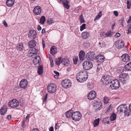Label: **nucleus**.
Listing matches in <instances>:
<instances>
[{
  "label": "nucleus",
  "instance_id": "39",
  "mask_svg": "<svg viewBox=\"0 0 131 131\" xmlns=\"http://www.w3.org/2000/svg\"><path fill=\"white\" fill-rule=\"evenodd\" d=\"M111 121L115 120L116 118V115L115 114L113 113L112 114L110 117Z\"/></svg>",
  "mask_w": 131,
  "mask_h": 131
},
{
  "label": "nucleus",
  "instance_id": "26",
  "mask_svg": "<svg viewBox=\"0 0 131 131\" xmlns=\"http://www.w3.org/2000/svg\"><path fill=\"white\" fill-rule=\"evenodd\" d=\"M89 33L86 31L84 32L81 34L82 38L84 39L88 38L89 37Z\"/></svg>",
  "mask_w": 131,
  "mask_h": 131
},
{
  "label": "nucleus",
  "instance_id": "53",
  "mask_svg": "<svg viewBox=\"0 0 131 131\" xmlns=\"http://www.w3.org/2000/svg\"><path fill=\"white\" fill-rule=\"evenodd\" d=\"M3 24L4 26H5L6 27H8V25L7 24V23L5 21V20H4L3 21Z\"/></svg>",
  "mask_w": 131,
  "mask_h": 131
},
{
  "label": "nucleus",
  "instance_id": "52",
  "mask_svg": "<svg viewBox=\"0 0 131 131\" xmlns=\"http://www.w3.org/2000/svg\"><path fill=\"white\" fill-rule=\"evenodd\" d=\"M50 61L51 65V67H52L53 66L54 63L53 61L52 58H50Z\"/></svg>",
  "mask_w": 131,
  "mask_h": 131
},
{
  "label": "nucleus",
  "instance_id": "13",
  "mask_svg": "<svg viewBox=\"0 0 131 131\" xmlns=\"http://www.w3.org/2000/svg\"><path fill=\"white\" fill-rule=\"evenodd\" d=\"M96 96V93L95 92L92 91L89 93L88 97L89 100H93L95 98Z\"/></svg>",
  "mask_w": 131,
  "mask_h": 131
},
{
  "label": "nucleus",
  "instance_id": "2",
  "mask_svg": "<svg viewBox=\"0 0 131 131\" xmlns=\"http://www.w3.org/2000/svg\"><path fill=\"white\" fill-rule=\"evenodd\" d=\"M118 112H124L125 115L127 116L130 114L131 112L128 110L127 107L124 104L121 105L117 108Z\"/></svg>",
  "mask_w": 131,
  "mask_h": 131
},
{
  "label": "nucleus",
  "instance_id": "56",
  "mask_svg": "<svg viewBox=\"0 0 131 131\" xmlns=\"http://www.w3.org/2000/svg\"><path fill=\"white\" fill-rule=\"evenodd\" d=\"M47 96H48L47 94V93H46V95H45V97L43 99V102H45L46 101V100L47 99Z\"/></svg>",
  "mask_w": 131,
  "mask_h": 131
},
{
  "label": "nucleus",
  "instance_id": "63",
  "mask_svg": "<svg viewBox=\"0 0 131 131\" xmlns=\"http://www.w3.org/2000/svg\"><path fill=\"white\" fill-rule=\"evenodd\" d=\"M128 23H131V16L129 17V19L128 21Z\"/></svg>",
  "mask_w": 131,
  "mask_h": 131
},
{
  "label": "nucleus",
  "instance_id": "10",
  "mask_svg": "<svg viewBox=\"0 0 131 131\" xmlns=\"http://www.w3.org/2000/svg\"><path fill=\"white\" fill-rule=\"evenodd\" d=\"M61 85L64 88H68L71 87V83L70 80L68 79H66L61 82Z\"/></svg>",
  "mask_w": 131,
  "mask_h": 131
},
{
  "label": "nucleus",
  "instance_id": "12",
  "mask_svg": "<svg viewBox=\"0 0 131 131\" xmlns=\"http://www.w3.org/2000/svg\"><path fill=\"white\" fill-rule=\"evenodd\" d=\"M28 82L26 79H24L21 80L20 82L19 86L22 88H25L28 85Z\"/></svg>",
  "mask_w": 131,
  "mask_h": 131
},
{
  "label": "nucleus",
  "instance_id": "5",
  "mask_svg": "<svg viewBox=\"0 0 131 131\" xmlns=\"http://www.w3.org/2000/svg\"><path fill=\"white\" fill-rule=\"evenodd\" d=\"M56 85L53 83H51L47 86V89L48 92L50 93H53L56 90Z\"/></svg>",
  "mask_w": 131,
  "mask_h": 131
},
{
  "label": "nucleus",
  "instance_id": "22",
  "mask_svg": "<svg viewBox=\"0 0 131 131\" xmlns=\"http://www.w3.org/2000/svg\"><path fill=\"white\" fill-rule=\"evenodd\" d=\"M14 2L15 0H7L6 5L8 7H12L14 4Z\"/></svg>",
  "mask_w": 131,
  "mask_h": 131
},
{
  "label": "nucleus",
  "instance_id": "37",
  "mask_svg": "<svg viewBox=\"0 0 131 131\" xmlns=\"http://www.w3.org/2000/svg\"><path fill=\"white\" fill-rule=\"evenodd\" d=\"M98 46L101 48L105 47L106 46V44L104 41H101L98 44Z\"/></svg>",
  "mask_w": 131,
  "mask_h": 131
},
{
  "label": "nucleus",
  "instance_id": "49",
  "mask_svg": "<svg viewBox=\"0 0 131 131\" xmlns=\"http://www.w3.org/2000/svg\"><path fill=\"white\" fill-rule=\"evenodd\" d=\"M127 33H131V24L129 25L128 28Z\"/></svg>",
  "mask_w": 131,
  "mask_h": 131
},
{
  "label": "nucleus",
  "instance_id": "19",
  "mask_svg": "<svg viewBox=\"0 0 131 131\" xmlns=\"http://www.w3.org/2000/svg\"><path fill=\"white\" fill-rule=\"evenodd\" d=\"M36 42L35 40H32L28 42L29 47L30 48H34L36 46Z\"/></svg>",
  "mask_w": 131,
  "mask_h": 131
},
{
  "label": "nucleus",
  "instance_id": "29",
  "mask_svg": "<svg viewBox=\"0 0 131 131\" xmlns=\"http://www.w3.org/2000/svg\"><path fill=\"white\" fill-rule=\"evenodd\" d=\"M16 49L18 51H21L23 50V46L22 43L19 44L17 45L16 47Z\"/></svg>",
  "mask_w": 131,
  "mask_h": 131
},
{
  "label": "nucleus",
  "instance_id": "61",
  "mask_svg": "<svg viewBox=\"0 0 131 131\" xmlns=\"http://www.w3.org/2000/svg\"><path fill=\"white\" fill-rule=\"evenodd\" d=\"M49 131H54L53 128V126L50 127L49 129Z\"/></svg>",
  "mask_w": 131,
  "mask_h": 131
},
{
  "label": "nucleus",
  "instance_id": "16",
  "mask_svg": "<svg viewBox=\"0 0 131 131\" xmlns=\"http://www.w3.org/2000/svg\"><path fill=\"white\" fill-rule=\"evenodd\" d=\"M124 44L122 40H119L116 42L115 46L118 49L122 48L124 46Z\"/></svg>",
  "mask_w": 131,
  "mask_h": 131
},
{
  "label": "nucleus",
  "instance_id": "33",
  "mask_svg": "<svg viewBox=\"0 0 131 131\" xmlns=\"http://www.w3.org/2000/svg\"><path fill=\"white\" fill-rule=\"evenodd\" d=\"M45 20L46 18L45 17L43 16H42L40 19V23L41 24L43 25L44 24Z\"/></svg>",
  "mask_w": 131,
  "mask_h": 131
},
{
  "label": "nucleus",
  "instance_id": "60",
  "mask_svg": "<svg viewBox=\"0 0 131 131\" xmlns=\"http://www.w3.org/2000/svg\"><path fill=\"white\" fill-rule=\"evenodd\" d=\"M101 69L100 68V67H97V69L96 71L97 72H99V71L101 70Z\"/></svg>",
  "mask_w": 131,
  "mask_h": 131
},
{
  "label": "nucleus",
  "instance_id": "15",
  "mask_svg": "<svg viewBox=\"0 0 131 131\" xmlns=\"http://www.w3.org/2000/svg\"><path fill=\"white\" fill-rule=\"evenodd\" d=\"M37 34L34 30H31L28 34V37L29 38L35 39L36 37Z\"/></svg>",
  "mask_w": 131,
  "mask_h": 131
},
{
  "label": "nucleus",
  "instance_id": "25",
  "mask_svg": "<svg viewBox=\"0 0 131 131\" xmlns=\"http://www.w3.org/2000/svg\"><path fill=\"white\" fill-rule=\"evenodd\" d=\"M7 108L5 106L2 107L0 110V113L2 115H3L7 112Z\"/></svg>",
  "mask_w": 131,
  "mask_h": 131
},
{
  "label": "nucleus",
  "instance_id": "41",
  "mask_svg": "<svg viewBox=\"0 0 131 131\" xmlns=\"http://www.w3.org/2000/svg\"><path fill=\"white\" fill-rule=\"evenodd\" d=\"M113 33L110 30H109L106 32V35L108 37H110L113 35Z\"/></svg>",
  "mask_w": 131,
  "mask_h": 131
},
{
  "label": "nucleus",
  "instance_id": "42",
  "mask_svg": "<svg viewBox=\"0 0 131 131\" xmlns=\"http://www.w3.org/2000/svg\"><path fill=\"white\" fill-rule=\"evenodd\" d=\"M79 20L80 21V22L81 23H83L84 22L85 20L83 18V16L82 15H81L79 17Z\"/></svg>",
  "mask_w": 131,
  "mask_h": 131
},
{
  "label": "nucleus",
  "instance_id": "28",
  "mask_svg": "<svg viewBox=\"0 0 131 131\" xmlns=\"http://www.w3.org/2000/svg\"><path fill=\"white\" fill-rule=\"evenodd\" d=\"M73 111L71 110L65 113V115L67 118H69L71 117V115L73 113Z\"/></svg>",
  "mask_w": 131,
  "mask_h": 131
},
{
  "label": "nucleus",
  "instance_id": "51",
  "mask_svg": "<svg viewBox=\"0 0 131 131\" xmlns=\"http://www.w3.org/2000/svg\"><path fill=\"white\" fill-rule=\"evenodd\" d=\"M111 105H110L107 108L106 111L105 112L106 113H107L110 112L111 110Z\"/></svg>",
  "mask_w": 131,
  "mask_h": 131
},
{
  "label": "nucleus",
  "instance_id": "59",
  "mask_svg": "<svg viewBox=\"0 0 131 131\" xmlns=\"http://www.w3.org/2000/svg\"><path fill=\"white\" fill-rule=\"evenodd\" d=\"M37 29L38 31L40 30L41 29V27L39 26L38 25L37 27Z\"/></svg>",
  "mask_w": 131,
  "mask_h": 131
},
{
  "label": "nucleus",
  "instance_id": "11",
  "mask_svg": "<svg viewBox=\"0 0 131 131\" xmlns=\"http://www.w3.org/2000/svg\"><path fill=\"white\" fill-rule=\"evenodd\" d=\"M86 57L88 60L94 59H95V54L93 51L89 52L86 54Z\"/></svg>",
  "mask_w": 131,
  "mask_h": 131
},
{
  "label": "nucleus",
  "instance_id": "6",
  "mask_svg": "<svg viewBox=\"0 0 131 131\" xmlns=\"http://www.w3.org/2000/svg\"><path fill=\"white\" fill-rule=\"evenodd\" d=\"M19 104L18 101L16 99H14L9 102L8 105L11 108H15L17 107Z\"/></svg>",
  "mask_w": 131,
  "mask_h": 131
},
{
  "label": "nucleus",
  "instance_id": "21",
  "mask_svg": "<svg viewBox=\"0 0 131 131\" xmlns=\"http://www.w3.org/2000/svg\"><path fill=\"white\" fill-rule=\"evenodd\" d=\"M122 57L123 61L125 62H127L130 59L129 56L127 54H125V55H123Z\"/></svg>",
  "mask_w": 131,
  "mask_h": 131
},
{
  "label": "nucleus",
  "instance_id": "47",
  "mask_svg": "<svg viewBox=\"0 0 131 131\" xmlns=\"http://www.w3.org/2000/svg\"><path fill=\"white\" fill-rule=\"evenodd\" d=\"M127 8L129 9L130 8L131 6V2H129L128 1H127Z\"/></svg>",
  "mask_w": 131,
  "mask_h": 131
},
{
  "label": "nucleus",
  "instance_id": "9",
  "mask_svg": "<svg viewBox=\"0 0 131 131\" xmlns=\"http://www.w3.org/2000/svg\"><path fill=\"white\" fill-rule=\"evenodd\" d=\"M101 80L103 84L105 85L109 83H110L112 81L111 77L108 75H106L104 76L102 78Z\"/></svg>",
  "mask_w": 131,
  "mask_h": 131
},
{
  "label": "nucleus",
  "instance_id": "7",
  "mask_svg": "<svg viewBox=\"0 0 131 131\" xmlns=\"http://www.w3.org/2000/svg\"><path fill=\"white\" fill-rule=\"evenodd\" d=\"M128 79V75L125 73L121 74L119 76V81L123 83H126V80Z\"/></svg>",
  "mask_w": 131,
  "mask_h": 131
},
{
  "label": "nucleus",
  "instance_id": "23",
  "mask_svg": "<svg viewBox=\"0 0 131 131\" xmlns=\"http://www.w3.org/2000/svg\"><path fill=\"white\" fill-rule=\"evenodd\" d=\"M40 61V58L39 56H36L34 58L33 63L35 64L39 63Z\"/></svg>",
  "mask_w": 131,
  "mask_h": 131
},
{
  "label": "nucleus",
  "instance_id": "62",
  "mask_svg": "<svg viewBox=\"0 0 131 131\" xmlns=\"http://www.w3.org/2000/svg\"><path fill=\"white\" fill-rule=\"evenodd\" d=\"M31 131H39V130L38 128H34Z\"/></svg>",
  "mask_w": 131,
  "mask_h": 131
},
{
  "label": "nucleus",
  "instance_id": "36",
  "mask_svg": "<svg viewBox=\"0 0 131 131\" xmlns=\"http://www.w3.org/2000/svg\"><path fill=\"white\" fill-rule=\"evenodd\" d=\"M102 15V12H100L98 15L96 16L95 18L94 19V21H95L97 19H98L100 18Z\"/></svg>",
  "mask_w": 131,
  "mask_h": 131
},
{
  "label": "nucleus",
  "instance_id": "14",
  "mask_svg": "<svg viewBox=\"0 0 131 131\" xmlns=\"http://www.w3.org/2000/svg\"><path fill=\"white\" fill-rule=\"evenodd\" d=\"M105 57L101 54L98 55L96 56L95 59L98 62L102 63L104 61Z\"/></svg>",
  "mask_w": 131,
  "mask_h": 131
},
{
  "label": "nucleus",
  "instance_id": "34",
  "mask_svg": "<svg viewBox=\"0 0 131 131\" xmlns=\"http://www.w3.org/2000/svg\"><path fill=\"white\" fill-rule=\"evenodd\" d=\"M99 119L98 118L94 121L93 123V126L94 127L97 126L99 125Z\"/></svg>",
  "mask_w": 131,
  "mask_h": 131
},
{
  "label": "nucleus",
  "instance_id": "18",
  "mask_svg": "<svg viewBox=\"0 0 131 131\" xmlns=\"http://www.w3.org/2000/svg\"><path fill=\"white\" fill-rule=\"evenodd\" d=\"M41 9L39 6H36L33 9L34 13L36 15L39 14L41 13Z\"/></svg>",
  "mask_w": 131,
  "mask_h": 131
},
{
  "label": "nucleus",
  "instance_id": "43",
  "mask_svg": "<svg viewBox=\"0 0 131 131\" xmlns=\"http://www.w3.org/2000/svg\"><path fill=\"white\" fill-rule=\"evenodd\" d=\"M53 23V19L52 18H48L47 21L48 24L51 25Z\"/></svg>",
  "mask_w": 131,
  "mask_h": 131
},
{
  "label": "nucleus",
  "instance_id": "1",
  "mask_svg": "<svg viewBox=\"0 0 131 131\" xmlns=\"http://www.w3.org/2000/svg\"><path fill=\"white\" fill-rule=\"evenodd\" d=\"M88 78V73L86 72H79L77 75L76 79L78 81L83 82L87 80Z\"/></svg>",
  "mask_w": 131,
  "mask_h": 131
},
{
  "label": "nucleus",
  "instance_id": "57",
  "mask_svg": "<svg viewBox=\"0 0 131 131\" xmlns=\"http://www.w3.org/2000/svg\"><path fill=\"white\" fill-rule=\"evenodd\" d=\"M121 36V34L119 33H117L115 35V36L117 37H118Z\"/></svg>",
  "mask_w": 131,
  "mask_h": 131
},
{
  "label": "nucleus",
  "instance_id": "44",
  "mask_svg": "<svg viewBox=\"0 0 131 131\" xmlns=\"http://www.w3.org/2000/svg\"><path fill=\"white\" fill-rule=\"evenodd\" d=\"M86 24H83L81 26L80 30L81 31H82L84 29H85Z\"/></svg>",
  "mask_w": 131,
  "mask_h": 131
},
{
  "label": "nucleus",
  "instance_id": "31",
  "mask_svg": "<svg viewBox=\"0 0 131 131\" xmlns=\"http://www.w3.org/2000/svg\"><path fill=\"white\" fill-rule=\"evenodd\" d=\"M43 68L42 66H39L38 68V73L39 75L42 74L43 71Z\"/></svg>",
  "mask_w": 131,
  "mask_h": 131
},
{
  "label": "nucleus",
  "instance_id": "40",
  "mask_svg": "<svg viewBox=\"0 0 131 131\" xmlns=\"http://www.w3.org/2000/svg\"><path fill=\"white\" fill-rule=\"evenodd\" d=\"M61 58H59L56 61V63L57 65H59L61 63Z\"/></svg>",
  "mask_w": 131,
  "mask_h": 131
},
{
  "label": "nucleus",
  "instance_id": "38",
  "mask_svg": "<svg viewBox=\"0 0 131 131\" xmlns=\"http://www.w3.org/2000/svg\"><path fill=\"white\" fill-rule=\"evenodd\" d=\"M87 86L88 89H91L93 87V83L92 82H89L88 83Z\"/></svg>",
  "mask_w": 131,
  "mask_h": 131
},
{
  "label": "nucleus",
  "instance_id": "58",
  "mask_svg": "<svg viewBox=\"0 0 131 131\" xmlns=\"http://www.w3.org/2000/svg\"><path fill=\"white\" fill-rule=\"evenodd\" d=\"M11 116L10 115H8L6 118L9 120H10L11 118Z\"/></svg>",
  "mask_w": 131,
  "mask_h": 131
},
{
  "label": "nucleus",
  "instance_id": "64",
  "mask_svg": "<svg viewBox=\"0 0 131 131\" xmlns=\"http://www.w3.org/2000/svg\"><path fill=\"white\" fill-rule=\"evenodd\" d=\"M45 30L44 29H42V31H41V33L42 34H44V33H45Z\"/></svg>",
  "mask_w": 131,
  "mask_h": 131
},
{
  "label": "nucleus",
  "instance_id": "24",
  "mask_svg": "<svg viewBox=\"0 0 131 131\" xmlns=\"http://www.w3.org/2000/svg\"><path fill=\"white\" fill-rule=\"evenodd\" d=\"M102 104L101 102H96L94 105V106L97 111H99L101 108Z\"/></svg>",
  "mask_w": 131,
  "mask_h": 131
},
{
  "label": "nucleus",
  "instance_id": "35",
  "mask_svg": "<svg viewBox=\"0 0 131 131\" xmlns=\"http://www.w3.org/2000/svg\"><path fill=\"white\" fill-rule=\"evenodd\" d=\"M125 69L128 70H131V62L127 64L125 67Z\"/></svg>",
  "mask_w": 131,
  "mask_h": 131
},
{
  "label": "nucleus",
  "instance_id": "46",
  "mask_svg": "<svg viewBox=\"0 0 131 131\" xmlns=\"http://www.w3.org/2000/svg\"><path fill=\"white\" fill-rule=\"evenodd\" d=\"M109 99L108 97H104V103H105L107 104L109 102Z\"/></svg>",
  "mask_w": 131,
  "mask_h": 131
},
{
  "label": "nucleus",
  "instance_id": "20",
  "mask_svg": "<svg viewBox=\"0 0 131 131\" xmlns=\"http://www.w3.org/2000/svg\"><path fill=\"white\" fill-rule=\"evenodd\" d=\"M85 54V53L83 51H80L79 53V57L81 60L83 61L84 60Z\"/></svg>",
  "mask_w": 131,
  "mask_h": 131
},
{
  "label": "nucleus",
  "instance_id": "4",
  "mask_svg": "<svg viewBox=\"0 0 131 131\" xmlns=\"http://www.w3.org/2000/svg\"><path fill=\"white\" fill-rule=\"evenodd\" d=\"M110 83L111 84L110 86L112 89H116L119 87V82L117 79L113 80Z\"/></svg>",
  "mask_w": 131,
  "mask_h": 131
},
{
  "label": "nucleus",
  "instance_id": "27",
  "mask_svg": "<svg viewBox=\"0 0 131 131\" xmlns=\"http://www.w3.org/2000/svg\"><path fill=\"white\" fill-rule=\"evenodd\" d=\"M57 49L56 48L53 46H52L51 48L50 52L53 55L55 54L57 52Z\"/></svg>",
  "mask_w": 131,
  "mask_h": 131
},
{
  "label": "nucleus",
  "instance_id": "55",
  "mask_svg": "<svg viewBox=\"0 0 131 131\" xmlns=\"http://www.w3.org/2000/svg\"><path fill=\"white\" fill-rule=\"evenodd\" d=\"M53 72L56 74V75L59 76V72L55 71H54Z\"/></svg>",
  "mask_w": 131,
  "mask_h": 131
},
{
  "label": "nucleus",
  "instance_id": "3",
  "mask_svg": "<svg viewBox=\"0 0 131 131\" xmlns=\"http://www.w3.org/2000/svg\"><path fill=\"white\" fill-rule=\"evenodd\" d=\"M72 119L75 121H79L81 118V114L79 111L73 112L71 115Z\"/></svg>",
  "mask_w": 131,
  "mask_h": 131
},
{
  "label": "nucleus",
  "instance_id": "8",
  "mask_svg": "<svg viewBox=\"0 0 131 131\" xmlns=\"http://www.w3.org/2000/svg\"><path fill=\"white\" fill-rule=\"evenodd\" d=\"M83 66L85 69L88 70L93 67V64L92 62L90 61H85L83 63Z\"/></svg>",
  "mask_w": 131,
  "mask_h": 131
},
{
  "label": "nucleus",
  "instance_id": "45",
  "mask_svg": "<svg viewBox=\"0 0 131 131\" xmlns=\"http://www.w3.org/2000/svg\"><path fill=\"white\" fill-rule=\"evenodd\" d=\"M78 59V57H74L73 58V59L74 62V63L75 64H77Z\"/></svg>",
  "mask_w": 131,
  "mask_h": 131
},
{
  "label": "nucleus",
  "instance_id": "30",
  "mask_svg": "<svg viewBox=\"0 0 131 131\" xmlns=\"http://www.w3.org/2000/svg\"><path fill=\"white\" fill-rule=\"evenodd\" d=\"M63 3L64 8L68 9L69 8L70 6L68 5L69 3L67 0H64L63 1Z\"/></svg>",
  "mask_w": 131,
  "mask_h": 131
},
{
  "label": "nucleus",
  "instance_id": "32",
  "mask_svg": "<svg viewBox=\"0 0 131 131\" xmlns=\"http://www.w3.org/2000/svg\"><path fill=\"white\" fill-rule=\"evenodd\" d=\"M68 62L69 60L67 58H64L61 60V63L64 65H66Z\"/></svg>",
  "mask_w": 131,
  "mask_h": 131
},
{
  "label": "nucleus",
  "instance_id": "17",
  "mask_svg": "<svg viewBox=\"0 0 131 131\" xmlns=\"http://www.w3.org/2000/svg\"><path fill=\"white\" fill-rule=\"evenodd\" d=\"M37 52V50L35 48H33L28 52V54H29V57H31L34 55H36Z\"/></svg>",
  "mask_w": 131,
  "mask_h": 131
},
{
  "label": "nucleus",
  "instance_id": "48",
  "mask_svg": "<svg viewBox=\"0 0 131 131\" xmlns=\"http://www.w3.org/2000/svg\"><path fill=\"white\" fill-rule=\"evenodd\" d=\"M26 121L25 119H24L22 123V126L23 128L26 127L27 125V123H26Z\"/></svg>",
  "mask_w": 131,
  "mask_h": 131
},
{
  "label": "nucleus",
  "instance_id": "50",
  "mask_svg": "<svg viewBox=\"0 0 131 131\" xmlns=\"http://www.w3.org/2000/svg\"><path fill=\"white\" fill-rule=\"evenodd\" d=\"M30 116V114H27V115L26 117V119L25 120L26 121H27V122H28L29 121V119Z\"/></svg>",
  "mask_w": 131,
  "mask_h": 131
},
{
  "label": "nucleus",
  "instance_id": "54",
  "mask_svg": "<svg viewBox=\"0 0 131 131\" xmlns=\"http://www.w3.org/2000/svg\"><path fill=\"white\" fill-rule=\"evenodd\" d=\"M114 14L116 16H117L118 15V13L117 11H115L114 12H113Z\"/></svg>",
  "mask_w": 131,
  "mask_h": 131
}]
</instances>
